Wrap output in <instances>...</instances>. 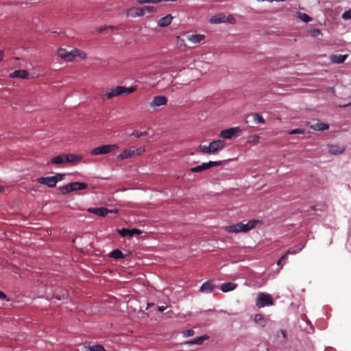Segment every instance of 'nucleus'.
I'll return each mask as SVG.
<instances>
[{"label":"nucleus","instance_id":"45","mask_svg":"<svg viewBox=\"0 0 351 351\" xmlns=\"http://www.w3.org/2000/svg\"><path fill=\"white\" fill-rule=\"evenodd\" d=\"M177 44L179 45V46H182V45H185L184 44V40L183 39H181L180 38V36H177Z\"/></svg>","mask_w":351,"mask_h":351},{"label":"nucleus","instance_id":"34","mask_svg":"<svg viewBox=\"0 0 351 351\" xmlns=\"http://www.w3.org/2000/svg\"><path fill=\"white\" fill-rule=\"evenodd\" d=\"M65 176H66V174L60 173H58L55 176H53V178H55L54 181H55L56 184L58 182L63 180L64 179Z\"/></svg>","mask_w":351,"mask_h":351},{"label":"nucleus","instance_id":"2","mask_svg":"<svg viewBox=\"0 0 351 351\" xmlns=\"http://www.w3.org/2000/svg\"><path fill=\"white\" fill-rule=\"evenodd\" d=\"M274 300L271 295L267 293L259 292L256 300V306L258 308L272 306Z\"/></svg>","mask_w":351,"mask_h":351},{"label":"nucleus","instance_id":"9","mask_svg":"<svg viewBox=\"0 0 351 351\" xmlns=\"http://www.w3.org/2000/svg\"><path fill=\"white\" fill-rule=\"evenodd\" d=\"M167 101V98L165 96H155L154 97L152 101L150 102V106L152 108H156L159 107L160 106L166 105Z\"/></svg>","mask_w":351,"mask_h":351},{"label":"nucleus","instance_id":"31","mask_svg":"<svg viewBox=\"0 0 351 351\" xmlns=\"http://www.w3.org/2000/svg\"><path fill=\"white\" fill-rule=\"evenodd\" d=\"M197 150L203 154H211L210 145H199Z\"/></svg>","mask_w":351,"mask_h":351},{"label":"nucleus","instance_id":"15","mask_svg":"<svg viewBox=\"0 0 351 351\" xmlns=\"http://www.w3.org/2000/svg\"><path fill=\"white\" fill-rule=\"evenodd\" d=\"M127 15L132 17L142 16L144 14L143 8H132L127 10Z\"/></svg>","mask_w":351,"mask_h":351},{"label":"nucleus","instance_id":"3","mask_svg":"<svg viewBox=\"0 0 351 351\" xmlns=\"http://www.w3.org/2000/svg\"><path fill=\"white\" fill-rule=\"evenodd\" d=\"M119 148V147L117 144L104 145L93 149L90 154L92 155L107 154L112 152H117Z\"/></svg>","mask_w":351,"mask_h":351},{"label":"nucleus","instance_id":"8","mask_svg":"<svg viewBox=\"0 0 351 351\" xmlns=\"http://www.w3.org/2000/svg\"><path fill=\"white\" fill-rule=\"evenodd\" d=\"M262 221L259 219H252L246 223H242V232H247L256 228L257 225L262 224Z\"/></svg>","mask_w":351,"mask_h":351},{"label":"nucleus","instance_id":"48","mask_svg":"<svg viewBox=\"0 0 351 351\" xmlns=\"http://www.w3.org/2000/svg\"><path fill=\"white\" fill-rule=\"evenodd\" d=\"M113 28L112 26H102V27H100L99 29H98V32H101L103 31H104L105 29H106L107 28Z\"/></svg>","mask_w":351,"mask_h":351},{"label":"nucleus","instance_id":"54","mask_svg":"<svg viewBox=\"0 0 351 351\" xmlns=\"http://www.w3.org/2000/svg\"><path fill=\"white\" fill-rule=\"evenodd\" d=\"M6 298V295L0 291V299H5Z\"/></svg>","mask_w":351,"mask_h":351},{"label":"nucleus","instance_id":"17","mask_svg":"<svg viewBox=\"0 0 351 351\" xmlns=\"http://www.w3.org/2000/svg\"><path fill=\"white\" fill-rule=\"evenodd\" d=\"M308 127L314 131H324L329 128V125L324 123L317 122L314 124L308 125Z\"/></svg>","mask_w":351,"mask_h":351},{"label":"nucleus","instance_id":"55","mask_svg":"<svg viewBox=\"0 0 351 351\" xmlns=\"http://www.w3.org/2000/svg\"><path fill=\"white\" fill-rule=\"evenodd\" d=\"M161 1L162 0H149V3H158Z\"/></svg>","mask_w":351,"mask_h":351},{"label":"nucleus","instance_id":"58","mask_svg":"<svg viewBox=\"0 0 351 351\" xmlns=\"http://www.w3.org/2000/svg\"><path fill=\"white\" fill-rule=\"evenodd\" d=\"M3 51H0V61H1L3 60Z\"/></svg>","mask_w":351,"mask_h":351},{"label":"nucleus","instance_id":"25","mask_svg":"<svg viewBox=\"0 0 351 351\" xmlns=\"http://www.w3.org/2000/svg\"><path fill=\"white\" fill-rule=\"evenodd\" d=\"M208 337L206 335L200 336L193 339L189 340L186 342V343L189 345H201L204 340L208 339Z\"/></svg>","mask_w":351,"mask_h":351},{"label":"nucleus","instance_id":"4","mask_svg":"<svg viewBox=\"0 0 351 351\" xmlns=\"http://www.w3.org/2000/svg\"><path fill=\"white\" fill-rule=\"evenodd\" d=\"M135 90L134 87L127 88L122 86H118L114 88L111 89L110 91L106 93V97L111 99L114 97L119 96L121 95H128Z\"/></svg>","mask_w":351,"mask_h":351},{"label":"nucleus","instance_id":"23","mask_svg":"<svg viewBox=\"0 0 351 351\" xmlns=\"http://www.w3.org/2000/svg\"><path fill=\"white\" fill-rule=\"evenodd\" d=\"M237 287V285L232 282H223L221 285V290L223 292L226 293L235 289Z\"/></svg>","mask_w":351,"mask_h":351},{"label":"nucleus","instance_id":"39","mask_svg":"<svg viewBox=\"0 0 351 351\" xmlns=\"http://www.w3.org/2000/svg\"><path fill=\"white\" fill-rule=\"evenodd\" d=\"M75 58V53H74V49L67 52V56L66 60L72 61Z\"/></svg>","mask_w":351,"mask_h":351},{"label":"nucleus","instance_id":"59","mask_svg":"<svg viewBox=\"0 0 351 351\" xmlns=\"http://www.w3.org/2000/svg\"><path fill=\"white\" fill-rule=\"evenodd\" d=\"M311 209H313V210H316V208H315V206H311Z\"/></svg>","mask_w":351,"mask_h":351},{"label":"nucleus","instance_id":"44","mask_svg":"<svg viewBox=\"0 0 351 351\" xmlns=\"http://www.w3.org/2000/svg\"><path fill=\"white\" fill-rule=\"evenodd\" d=\"M260 137L258 135H252L250 137V142H253L255 144L259 142Z\"/></svg>","mask_w":351,"mask_h":351},{"label":"nucleus","instance_id":"32","mask_svg":"<svg viewBox=\"0 0 351 351\" xmlns=\"http://www.w3.org/2000/svg\"><path fill=\"white\" fill-rule=\"evenodd\" d=\"M56 299L57 300H67V294L66 293H63L62 295H56L51 298V303L56 304V302L53 300Z\"/></svg>","mask_w":351,"mask_h":351},{"label":"nucleus","instance_id":"16","mask_svg":"<svg viewBox=\"0 0 351 351\" xmlns=\"http://www.w3.org/2000/svg\"><path fill=\"white\" fill-rule=\"evenodd\" d=\"M29 76V73L27 70H16L10 74L12 78L17 77L21 79H26Z\"/></svg>","mask_w":351,"mask_h":351},{"label":"nucleus","instance_id":"40","mask_svg":"<svg viewBox=\"0 0 351 351\" xmlns=\"http://www.w3.org/2000/svg\"><path fill=\"white\" fill-rule=\"evenodd\" d=\"M147 134V132L146 131L145 132H139L137 130H134L132 134V136H134L136 138H140L141 136H146Z\"/></svg>","mask_w":351,"mask_h":351},{"label":"nucleus","instance_id":"1","mask_svg":"<svg viewBox=\"0 0 351 351\" xmlns=\"http://www.w3.org/2000/svg\"><path fill=\"white\" fill-rule=\"evenodd\" d=\"M87 188V184L84 182H75L60 186L58 190L62 195H66L74 191L83 190Z\"/></svg>","mask_w":351,"mask_h":351},{"label":"nucleus","instance_id":"33","mask_svg":"<svg viewBox=\"0 0 351 351\" xmlns=\"http://www.w3.org/2000/svg\"><path fill=\"white\" fill-rule=\"evenodd\" d=\"M299 18L304 22L308 23L311 21L312 19L306 13L298 12Z\"/></svg>","mask_w":351,"mask_h":351},{"label":"nucleus","instance_id":"37","mask_svg":"<svg viewBox=\"0 0 351 351\" xmlns=\"http://www.w3.org/2000/svg\"><path fill=\"white\" fill-rule=\"evenodd\" d=\"M74 53H75V57H80L82 59H84L86 57L85 52L76 48H74Z\"/></svg>","mask_w":351,"mask_h":351},{"label":"nucleus","instance_id":"41","mask_svg":"<svg viewBox=\"0 0 351 351\" xmlns=\"http://www.w3.org/2000/svg\"><path fill=\"white\" fill-rule=\"evenodd\" d=\"M288 133L289 134H304V130L301 128H296L289 131Z\"/></svg>","mask_w":351,"mask_h":351},{"label":"nucleus","instance_id":"56","mask_svg":"<svg viewBox=\"0 0 351 351\" xmlns=\"http://www.w3.org/2000/svg\"><path fill=\"white\" fill-rule=\"evenodd\" d=\"M351 106V103H348V104H343V105H341L340 106L341 108H346V107H348V106Z\"/></svg>","mask_w":351,"mask_h":351},{"label":"nucleus","instance_id":"7","mask_svg":"<svg viewBox=\"0 0 351 351\" xmlns=\"http://www.w3.org/2000/svg\"><path fill=\"white\" fill-rule=\"evenodd\" d=\"M211 154H214L219 150L223 149L226 144L223 140H214L209 143Z\"/></svg>","mask_w":351,"mask_h":351},{"label":"nucleus","instance_id":"21","mask_svg":"<svg viewBox=\"0 0 351 351\" xmlns=\"http://www.w3.org/2000/svg\"><path fill=\"white\" fill-rule=\"evenodd\" d=\"M226 230L231 233L242 232V223L230 225L226 228Z\"/></svg>","mask_w":351,"mask_h":351},{"label":"nucleus","instance_id":"26","mask_svg":"<svg viewBox=\"0 0 351 351\" xmlns=\"http://www.w3.org/2000/svg\"><path fill=\"white\" fill-rule=\"evenodd\" d=\"M345 151L343 147L337 145H331L329 149V152L333 155H338L343 154Z\"/></svg>","mask_w":351,"mask_h":351},{"label":"nucleus","instance_id":"46","mask_svg":"<svg viewBox=\"0 0 351 351\" xmlns=\"http://www.w3.org/2000/svg\"><path fill=\"white\" fill-rule=\"evenodd\" d=\"M261 320H263V316H262V315H261V314H256V315H255V316H254V321H255L256 322H261Z\"/></svg>","mask_w":351,"mask_h":351},{"label":"nucleus","instance_id":"10","mask_svg":"<svg viewBox=\"0 0 351 351\" xmlns=\"http://www.w3.org/2000/svg\"><path fill=\"white\" fill-rule=\"evenodd\" d=\"M118 232L121 237H126L128 236L130 237H133L134 234H141L142 233V231L139 229L136 228H132V229H128V228H122L121 230H118Z\"/></svg>","mask_w":351,"mask_h":351},{"label":"nucleus","instance_id":"11","mask_svg":"<svg viewBox=\"0 0 351 351\" xmlns=\"http://www.w3.org/2000/svg\"><path fill=\"white\" fill-rule=\"evenodd\" d=\"M216 286L212 280L204 282L199 288V291L204 293H210L215 289Z\"/></svg>","mask_w":351,"mask_h":351},{"label":"nucleus","instance_id":"14","mask_svg":"<svg viewBox=\"0 0 351 351\" xmlns=\"http://www.w3.org/2000/svg\"><path fill=\"white\" fill-rule=\"evenodd\" d=\"M88 211L100 217H105L107 214H108V209L105 207L90 208L88 209Z\"/></svg>","mask_w":351,"mask_h":351},{"label":"nucleus","instance_id":"18","mask_svg":"<svg viewBox=\"0 0 351 351\" xmlns=\"http://www.w3.org/2000/svg\"><path fill=\"white\" fill-rule=\"evenodd\" d=\"M82 158L83 156L82 155L69 154L65 155L64 160L66 162L76 163L80 161Z\"/></svg>","mask_w":351,"mask_h":351},{"label":"nucleus","instance_id":"51","mask_svg":"<svg viewBox=\"0 0 351 351\" xmlns=\"http://www.w3.org/2000/svg\"><path fill=\"white\" fill-rule=\"evenodd\" d=\"M137 3L140 4L149 3V0H137Z\"/></svg>","mask_w":351,"mask_h":351},{"label":"nucleus","instance_id":"19","mask_svg":"<svg viewBox=\"0 0 351 351\" xmlns=\"http://www.w3.org/2000/svg\"><path fill=\"white\" fill-rule=\"evenodd\" d=\"M134 156L133 149H127L121 152L117 156L118 160H123L126 158H132Z\"/></svg>","mask_w":351,"mask_h":351},{"label":"nucleus","instance_id":"36","mask_svg":"<svg viewBox=\"0 0 351 351\" xmlns=\"http://www.w3.org/2000/svg\"><path fill=\"white\" fill-rule=\"evenodd\" d=\"M67 52L68 51L65 49H63V48H60L58 50V56L64 59V60H66V56H67Z\"/></svg>","mask_w":351,"mask_h":351},{"label":"nucleus","instance_id":"12","mask_svg":"<svg viewBox=\"0 0 351 351\" xmlns=\"http://www.w3.org/2000/svg\"><path fill=\"white\" fill-rule=\"evenodd\" d=\"M55 178L53 176L40 177L38 179V182L40 184L46 185L50 188L56 186L54 181Z\"/></svg>","mask_w":351,"mask_h":351},{"label":"nucleus","instance_id":"5","mask_svg":"<svg viewBox=\"0 0 351 351\" xmlns=\"http://www.w3.org/2000/svg\"><path fill=\"white\" fill-rule=\"evenodd\" d=\"M241 130L239 127H233L226 130H221L219 136L223 138L230 139L232 137L239 136L241 134Z\"/></svg>","mask_w":351,"mask_h":351},{"label":"nucleus","instance_id":"43","mask_svg":"<svg viewBox=\"0 0 351 351\" xmlns=\"http://www.w3.org/2000/svg\"><path fill=\"white\" fill-rule=\"evenodd\" d=\"M133 150L134 152V156H140V155L143 154L145 151V148H143V147H139L138 149H133Z\"/></svg>","mask_w":351,"mask_h":351},{"label":"nucleus","instance_id":"20","mask_svg":"<svg viewBox=\"0 0 351 351\" xmlns=\"http://www.w3.org/2000/svg\"><path fill=\"white\" fill-rule=\"evenodd\" d=\"M189 41L193 44L199 43L202 40L205 38L204 34H189L186 36Z\"/></svg>","mask_w":351,"mask_h":351},{"label":"nucleus","instance_id":"47","mask_svg":"<svg viewBox=\"0 0 351 351\" xmlns=\"http://www.w3.org/2000/svg\"><path fill=\"white\" fill-rule=\"evenodd\" d=\"M321 33L320 30L318 29H314L312 32H311V35L313 36H317L318 35H319Z\"/></svg>","mask_w":351,"mask_h":351},{"label":"nucleus","instance_id":"35","mask_svg":"<svg viewBox=\"0 0 351 351\" xmlns=\"http://www.w3.org/2000/svg\"><path fill=\"white\" fill-rule=\"evenodd\" d=\"M143 10L144 14H145L146 13L152 14V13L155 12L156 10V8L154 6H144V7H143Z\"/></svg>","mask_w":351,"mask_h":351},{"label":"nucleus","instance_id":"53","mask_svg":"<svg viewBox=\"0 0 351 351\" xmlns=\"http://www.w3.org/2000/svg\"><path fill=\"white\" fill-rule=\"evenodd\" d=\"M286 257V254H285L283 256H281V258L277 261V265H280L281 261Z\"/></svg>","mask_w":351,"mask_h":351},{"label":"nucleus","instance_id":"49","mask_svg":"<svg viewBox=\"0 0 351 351\" xmlns=\"http://www.w3.org/2000/svg\"><path fill=\"white\" fill-rule=\"evenodd\" d=\"M167 308V306H158L157 310L158 312H162Z\"/></svg>","mask_w":351,"mask_h":351},{"label":"nucleus","instance_id":"29","mask_svg":"<svg viewBox=\"0 0 351 351\" xmlns=\"http://www.w3.org/2000/svg\"><path fill=\"white\" fill-rule=\"evenodd\" d=\"M65 155H58L51 159V162L53 164H62L65 162Z\"/></svg>","mask_w":351,"mask_h":351},{"label":"nucleus","instance_id":"52","mask_svg":"<svg viewBox=\"0 0 351 351\" xmlns=\"http://www.w3.org/2000/svg\"><path fill=\"white\" fill-rule=\"evenodd\" d=\"M118 209L114 208V209H108V213H117Z\"/></svg>","mask_w":351,"mask_h":351},{"label":"nucleus","instance_id":"24","mask_svg":"<svg viewBox=\"0 0 351 351\" xmlns=\"http://www.w3.org/2000/svg\"><path fill=\"white\" fill-rule=\"evenodd\" d=\"M348 56V54L332 55L330 60L334 63L340 64L343 62L347 59Z\"/></svg>","mask_w":351,"mask_h":351},{"label":"nucleus","instance_id":"13","mask_svg":"<svg viewBox=\"0 0 351 351\" xmlns=\"http://www.w3.org/2000/svg\"><path fill=\"white\" fill-rule=\"evenodd\" d=\"M173 19V17L171 14H167L158 20V25L160 27H167L171 23Z\"/></svg>","mask_w":351,"mask_h":351},{"label":"nucleus","instance_id":"6","mask_svg":"<svg viewBox=\"0 0 351 351\" xmlns=\"http://www.w3.org/2000/svg\"><path fill=\"white\" fill-rule=\"evenodd\" d=\"M223 160L218 161H209L207 162H203L202 165L192 167L190 171L193 173L200 172L206 169H210L213 167L219 166L222 165Z\"/></svg>","mask_w":351,"mask_h":351},{"label":"nucleus","instance_id":"27","mask_svg":"<svg viewBox=\"0 0 351 351\" xmlns=\"http://www.w3.org/2000/svg\"><path fill=\"white\" fill-rule=\"evenodd\" d=\"M109 256L114 259H120L124 258L125 255L120 250L116 249L109 253Z\"/></svg>","mask_w":351,"mask_h":351},{"label":"nucleus","instance_id":"28","mask_svg":"<svg viewBox=\"0 0 351 351\" xmlns=\"http://www.w3.org/2000/svg\"><path fill=\"white\" fill-rule=\"evenodd\" d=\"M304 247H305V243H302V244H299L295 248H290V249H289L286 252L285 254H286V256L287 254H295L298 253L299 252H300Z\"/></svg>","mask_w":351,"mask_h":351},{"label":"nucleus","instance_id":"60","mask_svg":"<svg viewBox=\"0 0 351 351\" xmlns=\"http://www.w3.org/2000/svg\"><path fill=\"white\" fill-rule=\"evenodd\" d=\"M154 305V304H147V306Z\"/></svg>","mask_w":351,"mask_h":351},{"label":"nucleus","instance_id":"30","mask_svg":"<svg viewBox=\"0 0 351 351\" xmlns=\"http://www.w3.org/2000/svg\"><path fill=\"white\" fill-rule=\"evenodd\" d=\"M252 116L253 117V121L256 123H265V121L260 113H254Z\"/></svg>","mask_w":351,"mask_h":351},{"label":"nucleus","instance_id":"38","mask_svg":"<svg viewBox=\"0 0 351 351\" xmlns=\"http://www.w3.org/2000/svg\"><path fill=\"white\" fill-rule=\"evenodd\" d=\"M341 18L344 20H349L351 19V8L348 10L345 11L342 15Z\"/></svg>","mask_w":351,"mask_h":351},{"label":"nucleus","instance_id":"50","mask_svg":"<svg viewBox=\"0 0 351 351\" xmlns=\"http://www.w3.org/2000/svg\"><path fill=\"white\" fill-rule=\"evenodd\" d=\"M280 332L282 337L285 339L287 338V332H286V330H284V329H281Z\"/></svg>","mask_w":351,"mask_h":351},{"label":"nucleus","instance_id":"57","mask_svg":"<svg viewBox=\"0 0 351 351\" xmlns=\"http://www.w3.org/2000/svg\"><path fill=\"white\" fill-rule=\"evenodd\" d=\"M229 17H231V19H230V20H228L227 21H228V22H230V23H232L233 22H234V21H235V20H234V17H232V16H229Z\"/></svg>","mask_w":351,"mask_h":351},{"label":"nucleus","instance_id":"22","mask_svg":"<svg viewBox=\"0 0 351 351\" xmlns=\"http://www.w3.org/2000/svg\"><path fill=\"white\" fill-rule=\"evenodd\" d=\"M210 23L212 24H219L221 23H226L227 21L226 16L224 14H220L212 16L210 20Z\"/></svg>","mask_w":351,"mask_h":351},{"label":"nucleus","instance_id":"42","mask_svg":"<svg viewBox=\"0 0 351 351\" xmlns=\"http://www.w3.org/2000/svg\"><path fill=\"white\" fill-rule=\"evenodd\" d=\"M193 335L194 330L193 329L186 330L182 332V335L184 337H191L193 336Z\"/></svg>","mask_w":351,"mask_h":351}]
</instances>
